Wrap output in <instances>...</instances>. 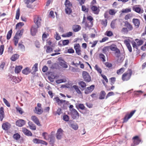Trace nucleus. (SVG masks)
<instances>
[{"label": "nucleus", "instance_id": "473e14b6", "mask_svg": "<svg viewBox=\"0 0 146 146\" xmlns=\"http://www.w3.org/2000/svg\"><path fill=\"white\" fill-rule=\"evenodd\" d=\"M12 33V30L11 29L9 31L7 34V39L8 40H9L11 38Z\"/></svg>", "mask_w": 146, "mask_h": 146}, {"label": "nucleus", "instance_id": "4d7b16f0", "mask_svg": "<svg viewBox=\"0 0 146 146\" xmlns=\"http://www.w3.org/2000/svg\"><path fill=\"white\" fill-rule=\"evenodd\" d=\"M131 10L130 9H123L121 11V12L122 13H128L131 12Z\"/></svg>", "mask_w": 146, "mask_h": 146}, {"label": "nucleus", "instance_id": "8fccbe9b", "mask_svg": "<svg viewBox=\"0 0 146 146\" xmlns=\"http://www.w3.org/2000/svg\"><path fill=\"white\" fill-rule=\"evenodd\" d=\"M121 31V32L123 33L124 34H127L128 33L129 31L127 28L123 27Z\"/></svg>", "mask_w": 146, "mask_h": 146}, {"label": "nucleus", "instance_id": "49530a36", "mask_svg": "<svg viewBox=\"0 0 146 146\" xmlns=\"http://www.w3.org/2000/svg\"><path fill=\"white\" fill-rule=\"evenodd\" d=\"M41 140L37 138H35L33 140V142L35 143L40 144Z\"/></svg>", "mask_w": 146, "mask_h": 146}, {"label": "nucleus", "instance_id": "9d476101", "mask_svg": "<svg viewBox=\"0 0 146 146\" xmlns=\"http://www.w3.org/2000/svg\"><path fill=\"white\" fill-rule=\"evenodd\" d=\"M26 123L25 120L23 119H19L17 120L15 123L16 125L19 127H22Z\"/></svg>", "mask_w": 146, "mask_h": 146}, {"label": "nucleus", "instance_id": "72a5a7b5", "mask_svg": "<svg viewBox=\"0 0 146 146\" xmlns=\"http://www.w3.org/2000/svg\"><path fill=\"white\" fill-rule=\"evenodd\" d=\"M13 137L15 139L18 140L21 138V135L18 133H17L14 134Z\"/></svg>", "mask_w": 146, "mask_h": 146}, {"label": "nucleus", "instance_id": "69168bd1", "mask_svg": "<svg viewBox=\"0 0 146 146\" xmlns=\"http://www.w3.org/2000/svg\"><path fill=\"white\" fill-rule=\"evenodd\" d=\"M24 25V24L23 22H19L16 25V29H17L18 27H19V26H21L22 27Z\"/></svg>", "mask_w": 146, "mask_h": 146}, {"label": "nucleus", "instance_id": "6e6d98bb", "mask_svg": "<svg viewBox=\"0 0 146 146\" xmlns=\"http://www.w3.org/2000/svg\"><path fill=\"white\" fill-rule=\"evenodd\" d=\"M4 50V46L3 45H1L0 46V55H2L3 54Z\"/></svg>", "mask_w": 146, "mask_h": 146}, {"label": "nucleus", "instance_id": "5fc2aeb1", "mask_svg": "<svg viewBox=\"0 0 146 146\" xmlns=\"http://www.w3.org/2000/svg\"><path fill=\"white\" fill-rule=\"evenodd\" d=\"M110 49L112 51H114L116 48V45L115 44H112L110 46Z\"/></svg>", "mask_w": 146, "mask_h": 146}, {"label": "nucleus", "instance_id": "774afa93", "mask_svg": "<svg viewBox=\"0 0 146 146\" xmlns=\"http://www.w3.org/2000/svg\"><path fill=\"white\" fill-rule=\"evenodd\" d=\"M80 47L79 44H75L74 46V48L75 50L78 49L80 48Z\"/></svg>", "mask_w": 146, "mask_h": 146}, {"label": "nucleus", "instance_id": "09e8293b", "mask_svg": "<svg viewBox=\"0 0 146 146\" xmlns=\"http://www.w3.org/2000/svg\"><path fill=\"white\" fill-rule=\"evenodd\" d=\"M3 100L4 103L8 107H10V103L6 99L3 98Z\"/></svg>", "mask_w": 146, "mask_h": 146}, {"label": "nucleus", "instance_id": "dca6fc26", "mask_svg": "<svg viewBox=\"0 0 146 146\" xmlns=\"http://www.w3.org/2000/svg\"><path fill=\"white\" fill-rule=\"evenodd\" d=\"M129 41L130 40L129 39L125 40L124 41V43L126 45L129 51L131 52L132 51V48L129 42Z\"/></svg>", "mask_w": 146, "mask_h": 146}, {"label": "nucleus", "instance_id": "1a4fd4ad", "mask_svg": "<svg viewBox=\"0 0 146 146\" xmlns=\"http://www.w3.org/2000/svg\"><path fill=\"white\" fill-rule=\"evenodd\" d=\"M95 87L94 85H92L86 88L85 90V94H88L91 92L94 89Z\"/></svg>", "mask_w": 146, "mask_h": 146}, {"label": "nucleus", "instance_id": "2eb2a0df", "mask_svg": "<svg viewBox=\"0 0 146 146\" xmlns=\"http://www.w3.org/2000/svg\"><path fill=\"white\" fill-rule=\"evenodd\" d=\"M22 131L25 135L27 136H29L32 135V133L31 132L25 128H23Z\"/></svg>", "mask_w": 146, "mask_h": 146}, {"label": "nucleus", "instance_id": "9b49d317", "mask_svg": "<svg viewBox=\"0 0 146 146\" xmlns=\"http://www.w3.org/2000/svg\"><path fill=\"white\" fill-rule=\"evenodd\" d=\"M63 132V130L61 128H59L58 129L56 134L57 139L58 140L61 139L62 138V135Z\"/></svg>", "mask_w": 146, "mask_h": 146}, {"label": "nucleus", "instance_id": "a878e982", "mask_svg": "<svg viewBox=\"0 0 146 146\" xmlns=\"http://www.w3.org/2000/svg\"><path fill=\"white\" fill-rule=\"evenodd\" d=\"M54 99L55 100L58 105L60 104H62L64 103H65L66 102V101L65 100H60L58 97H55L54 98Z\"/></svg>", "mask_w": 146, "mask_h": 146}, {"label": "nucleus", "instance_id": "e2e57ef3", "mask_svg": "<svg viewBox=\"0 0 146 146\" xmlns=\"http://www.w3.org/2000/svg\"><path fill=\"white\" fill-rule=\"evenodd\" d=\"M114 95V93L113 92H109L107 94V95L106 97V99H107L108 97H109Z\"/></svg>", "mask_w": 146, "mask_h": 146}, {"label": "nucleus", "instance_id": "412c9836", "mask_svg": "<svg viewBox=\"0 0 146 146\" xmlns=\"http://www.w3.org/2000/svg\"><path fill=\"white\" fill-rule=\"evenodd\" d=\"M72 30L75 32H77L80 31L81 29L80 25H75L72 27Z\"/></svg>", "mask_w": 146, "mask_h": 146}, {"label": "nucleus", "instance_id": "4c0bfd02", "mask_svg": "<svg viewBox=\"0 0 146 146\" xmlns=\"http://www.w3.org/2000/svg\"><path fill=\"white\" fill-rule=\"evenodd\" d=\"M78 84L82 88H84L86 86V83L83 81H81L79 82Z\"/></svg>", "mask_w": 146, "mask_h": 146}, {"label": "nucleus", "instance_id": "f704fd0d", "mask_svg": "<svg viewBox=\"0 0 146 146\" xmlns=\"http://www.w3.org/2000/svg\"><path fill=\"white\" fill-rule=\"evenodd\" d=\"M72 87L75 89L77 93L79 94H80L81 93V91L79 89L77 86L76 85H73Z\"/></svg>", "mask_w": 146, "mask_h": 146}, {"label": "nucleus", "instance_id": "79ce46f5", "mask_svg": "<svg viewBox=\"0 0 146 146\" xmlns=\"http://www.w3.org/2000/svg\"><path fill=\"white\" fill-rule=\"evenodd\" d=\"M63 119L65 121H68L69 119V116L67 115H64L63 117Z\"/></svg>", "mask_w": 146, "mask_h": 146}, {"label": "nucleus", "instance_id": "7c9ffc66", "mask_svg": "<svg viewBox=\"0 0 146 146\" xmlns=\"http://www.w3.org/2000/svg\"><path fill=\"white\" fill-rule=\"evenodd\" d=\"M65 11L66 13L68 15H70L72 12V10L71 7H66Z\"/></svg>", "mask_w": 146, "mask_h": 146}, {"label": "nucleus", "instance_id": "c756f323", "mask_svg": "<svg viewBox=\"0 0 146 146\" xmlns=\"http://www.w3.org/2000/svg\"><path fill=\"white\" fill-rule=\"evenodd\" d=\"M64 5L65 7H71L72 6V4L68 0H65Z\"/></svg>", "mask_w": 146, "mask_h": 146}, {"label": "nucleus", "instance_id": "4be33fe9", "mask_svg": "<svg viewBox=\"0 0 146 146\" xmlns=\"http://www.w3.org/2000/svg\"><path fill=\"white\" fill-rule=\"evenodd\" d=\"M106 94L104 91L102 90L100 93L99 99L103 100L104 99Z\"/></svg>", "mask_w": 146, "mask_h": 146}, {"label": "nucleus", "instance_id": "393cba45", "mask_svg": "<svg viewBox=\"0 0 146 146\" xmlns=\"http://www.w3.org/2000/svg\"><path fill=\"white\" fill-rule=\"evenodd\" d=\"M133 9L135 12L139 13H142L144 11L143 9H141L140 7H138L133 8Z\"/></svg>", "mask_w": 146, "mask_h": 146}, {"label": "nucleus", "instance_id": "c85d7f7f", "mask_svg": "<svg viewBox=\"0 0 146 146\" xmlns=\"http://www.w3.org/2000/svg\"><path fill=\"white\" fill-rule=\"evenodd\" d=\"M22 35V34L19 31H17L15 34V36L14 37V39H19Z\"/></svg>", "mask_w": 146, "mask_h": 146}, {"label": "nucleus", "instance_id": "58836bf2", "mask_svg": "<svg viewBox=\"0 0 146 146\" xmlns=\"http://www.w3.org/2000/svg\"><path fill=\"white\" fill-rule=\"evenodd\" d=\"M82 36L84 40L86 42L88 41V36L86 33L82 34Z\"/></svg>", "mask_w": 146, "mask_h": 146}, {"label": "nucleus", "instance_id": "bb28decb", "mask_svg": "<svg viewBox=\"0 0 146 146\" xmlns=\"http://www.w3.org/2000/svg\"><path fill=\"white\" fill-rule=\"evenodd\" d=\"M19 57V55L17 54H14L11 58V60L13 61H15L17 60Z\"/></svg>", "mask_w": 146, "mask_h": 146}, {"label": "nucleus", "instance_id": "13d9d810", "mask_svg": "<svg viewBox=\"0 0 146 146\" xmlns=\"http://www.w3.org/2000/svg\"><path fill=\"white\" fill-rule=\"evenodd\" d=\"M58 66V65L56 63H54L52 64L50 67V68L52 69H54L56 68Z\"/></svg>", "mask_w": 146, "mask_h": 146}, {"label": "nucleus", "instance_id": "a18cd8bd", "mask_svg": "<svg viewBox=\"0 0 146 146\" xmlns=\"http://www.w3.org/2000/svg\"><path fill=\"white\" fill-rule=\"evenodd\" d=\"M71 127L75 130H77L78 128V126L77 124H71Z\"/></svg>", "mask_w": 146, "mask_h": 146}, {"label": "nucleus", "instance_id": "bf43d9fd", "mask_svg": "<svg viewBox=\"0 0 146 146\" xmlns=\"http://www.w3.org/2000/svg\"><path fill=\"white\" fill-rule=\"evenodd\" d=\"M19 46L20 47V48L23 51H25V47L24 45L23 44H21L19 43L18 44Z\"/></svg>", "mask_w": 146, "mask_h": 146}, {"label": "nucleus", "instance_id": "6ab92c4d", "mask_svg": "<svg viewBox=\"0 0 146 146\" xmlns=\"http://www.w3.org/2000/svg\"><path fill=\"white\" fill-rule=\"evenodd\" d=\"M53 73V72L50 71H48L46 73V75L50 76H48V78L51 82H53L54 81L53 78L51 77L52 76Z\"/></svg>", "mask_w": 146, "mask_h": 146}, {"label": "nucleus", "instance_id": "f8f14e48", "mask_svg": "<svg viewBox=\"0 0 146 146\" xmlns=\"http://www.w3.org/2000/svg\"><path fill=\"white\" fill-rule=\"evenodd\" d=\"M32 120L38 126H41V125L40 123L39 119L35 115H32L31 117Z\"/></svg>", "mask_w": 146, "mask_h": 146}, {"label": "nucleus", "instance_id": "052dcab7", "mask_svg": "<svg viewBox=\"0 0 146 146\" xmlns=\"http://www.w3.org/2000/svg\"><path fill=\"white\" fill-rule=\"evenodd\" d=\"M53 51V49L50 46H48L46 49V53H49L50 52H52Z\"/></svg>", "mask_w": 146, "mask_h": 146}, {"label": "nucleus", "instance_id": "0e129e2a", "mask_svg": "<svg viewBox=\"0 0 146 146\" xmlns=\"http://www.w3.org/2000/svg\"><path fill=\"white\" fill-rule=\"evenodd\" d=\"M106 33V35L110 37L112 36L113 35V33L111 31H107Z\"/></svg>", "mask_w": 146, "mask_h": 146}, {"label": "nucleus", "instance_id": "c9c22d12", "mask_svg": "<svg viewBox=\"0 0 146 146\" xmlns=\"http://www.w3.org/2000/svg\"><path fill=\"white\" fill-rule=\"evenodd\" d=\"M135 41L137 42L138 46L142 45L143 43V41L142 40H139L137 38L135 39Z\"/></svg>", "mask_w": 146, "mask_h": 146}, {"label": "nucleus", "instance_id": "b1692460", "mask_svg": "<svg viewBox=\"0 0 146 146\" xmlns=\"http://www.w3.org/2000/svg\"><path fill=\"white\" fill-rule=\"evenodd\" d=\"M23 68V66H16L15 67V73H19L21 71Z\"/></svg>", "mask_w": 146, "mask_h": 146}, {"label": "nucleus", "instance_id": "2f4dec72", "mask_svg": "<svg viewBox=\"0 0 146 146\" xmlns=\"http://www.w3.org/2000/svg\"><path fill=\"white\" fill-rule=\"evenodd\" d=\"M35 110L36 112H35L38 115H40L43 112L42 109L38 108L37 107L35 108Z\"/></svg>", "mask_w": 146, "mask_h": 146}, {"label": "nucleus", "instance_id": "0eeeda50", "mask_svg": "<svg viewBox=\"0 0 146 146\" xmlns=\"http://www.w3.org/2000/svg\"><path fill=\"white\" fill-rule=\"evenodd\" d=\"M82 76L84 80L87 82H90L91 81V77L88 73L87 72L84 71L82 73Z\"/></svg>", "mask_w": 146, "mask_h": 146}, {"label": "nucleus", "instance_id": "37998d69", "mask_svg": "<svg viewBox=\"0 0 146 146\" xmlns=\"http://www.w3.org/2000/svg\"><path fill=\"white\" fill-rule=\"evenodd\" d=\"M95 69L97 72L100 74H101L102 72V70L99 67L97 64H96L95 66Z\"/></svg>", "mask_w": 146, "mask_h": 146}, {"label": "nucleus", "instance_id": "ea45409f", "mask_svg": "<svg viewBox=\"0 0 146 146\" xmlns=\"http://www.w3.org/2000/svg\"><path fill=\"white\" fill-rule=\"evenodd\" d=\"M48 139H49L50 141H55V137L52 134H51L48 135Z\"/></svg>", "mask_w": 146, "mask_h": 146}, {"label": "nucleus", "instance_id": "de8ad7c7", "mask_svg": "<svg viewBox=\"0 0 146 146\" xmlns=\"http://www.w3.org/2000/svg\"><path fill=\"white\" fill-rule=\"evenodd\" d=\"M62 45L63 46L68 45L69 43V40L68 39L64 40L62 41Z\"/></svg>", "mask_w": 146, "mask_h": 146}, {"label": "nucleus", "instance_id": "e433bc0d", "mask_svg": "<svg viewBox=\"0 0 146 146\" xmlns=\"http://www.w3.org/2000/svg\"><path fill=\"white\" fill-rule=\"evenodd\" d=\"M20 9L18 8L16 11L15 19L17 20H18L19 19L20 16Z\"/></svg>", "mask_w": 146, "mask_h": 146}, {"label": "nucleus", "instance_id": "f257e3e1", "mask_svg": "<svg viewBox=\"0 0 146 146\" xmlns=\"http://www.w3.org/2000/svg\"><path fill=\"white\" fill-rule=\"evenodd\" d=\"M41 18L38 16H35L34 18V22L36 25H33L31 29V34L33 36H35L37 31L38 28L40 26Z\"/></svg>", "mask_w": 146, "mask_h": 146}, {"label": "nucleus", "instance_id": "ddd939ff", "mask_svg": "<svg viewBox=\"0 0 146 146\" xmlns=\"http://www.w3.org/2000/svg\"><path fill=\"white\" fill-rule=\"evenodd\" d=\"M58 59L59 61L61 60L64 62H59V64L60 66L64 68H68V65L66 64V62H65L64 59H62L61 58H59Z\"/></svg>", "mask_w": 146, "mask_h": 146}, {"label": "nucleus", "instance_id": "603ef678", "mask_svg": "<svg viewBox=\"0 0 146 146\" xmlns=\"http://www.w3.org/2000/svg\"><path fill=\"white\" fill-rule=\"evenodd\" d=\"M82 5V10L83 11L88 12L89 9L88 8H86L85 6L84 5Z\"/></svg>", "mask_w": 146, "mask_h": 146}, {"label": "nucleus", "instance_id": "4468645a", "mask_svg": "<svg viewBox=\"0 0 146 146\" xmlns=\"http://www.w3.org/2000/svg\"><path fill=\"white\" fill-rule=\"evenodd\" d=\"M11 124L8 122H6L3 123L2 126V128L5 130L9 129L11 127Z\"/></svg>", "mask_w": 146, "mask_h": 146}, {"label": "nucleus", "instance_id": "680f3d73", "mask_svg": "<svg viewBox=\"0 0 146 146\" xmlns=\"http://www.w3.org/2000/svg\"><path fill=\"white\" fill-rule=\"evenodd\" d=\"M107 19L105 20H102V21L101 24L103 25L105 27H106L107 25Z\"/></svg>", "mask_w": 146, "mask_h": 146}, {"label": "nucleus", "instance_id": "f03ea898", "mask_svg": "<svg viewBox=\"0 0 146 146\" xmlns=\"http://www.w3.org/2000/svg\"><path fill=\"white\" fill-rule=\"evenodd\" d=\"M38 64L36 63L33 66L32 68V70L33 71L32 72L31 70L29 67H26L22 70V73L23 74L27 75L31 72L32 74L34 75L36 72L38 71Z\"/></svg>", "mask_w": 146, "mask_h": 146}, {"label": "nucleus", "instance_id": "6e6552de", "mask_svg": "<svg viewBox=\"0 0 146 146\" xmlns=\"http://www.w3.org/2000/svg\"><path fill=\"white\" fill-rule=\"evenodd\" d=\"M132 139H133V143L131 144V146H135L136 145H138L141 141L139 137L137 135L134 137Z\"/></svg>", "mask_w": 146, "mask_h": 146}, {"label": "nucleus", "instance_id": "20e7f679", "mask_svg": "<svg viewBox=\"0 0 146 146\" xmlns=\"http://www.w3.org/2000/svg\"><path fill=\"white\" fill-rule=\"evenodd\" d=\"M132 73L131 69L128 70L127 72H125L122 76V79L123 81H127L129 80Z\"/></svg>", "mask_w": 146, "mask_h": 146}, {"label": "nucleus", "instance_id": "864d4df0", "mask_svg": "<svg viewBox=\"0 0 146 146\" xmlns=\"http://www.w3.org/2000/svg\"><path fill=\"white\" fill-rule=\"evenodd\" d=\"M99 56L100 58L102 59V60L104 62L106 61L105 56L104 54L102 53L99 54Z\"/></svg>", "mask_w": 146, "mask_h": 146}, {"label": "nucleus", "instance_id": "39448f33", "mask_svg": "<svg viewBox=\"0 0 146 146\" xmlns=\"http://www.w3.org/2000/svg\"><path fill=\"white\" fill-rule=\"evenodd\" d=\"M136 111V110H134L131 111L129 114H126L123 118L122 123H125L127 122L128 120L132 116Z\"/></svg>", "mask_w": 146, "mask_h": 146}, {"label": "nucleus", "instance_id": "c03bdc74", "mask_svg": "<svg viewBox=\"0 0 146 146\" xmlns=\"http://www.w3.org/2000/svg\"><path fill=\"white\" fill-rule=\"evenodd\" d=\"M125 68H122L118 70H117V73L118 74H119L123 73L124 71Z\"/></svg>", "mask_w": 146, "mask_h": 146}, {"label": "nucleus", "instance_id": "7ed1b4c3", "mask_svg": "<svg viewBox=\"0 0 146 146\" xmlns=\"http://www.w3.org/2000/svg\"><path fill=\"white\" fill-rule=\"evenodd\" d=\"M7 78L8 81H11L12 82H13V84L14 83L15 84L18 83L21 81V80L19 78L13 76L9 73L8 74V75L7 76Z\"/></svg>", "mask_w": 146, "mask_h": 146}, {"label": "nucleus", "instance_id": "cd10ccee", "mask_svg": "<svg viewBox=\"0 0 146 146\" xmlns=\"http://www.w3.org/2000/svg\"><path fill=\"white\" fill-rule=\"evenodd\" d=\"M76 108L78 110L79 109L82 110H86V108H85L84 104H79L78 106L76 105Z\"/></svg>", "mask_w": 146, "mask_h": 146}, {"label": "nucleus", "instance_id": "f3484780", "mask_svg": "<svg viewBox=\"0 0 146 146\" xmlns=\"http://www.w3.org/2000/svg\"><path fill=\"white\" fill-rule=\"evenodd\" d=\"M91 9L94 12L95 14L98 15L99 14L100 10L97 6L94 5L92 6Z\"/></svg>", "mask_w": 146, "mask_h": 146}, {"label": "nucleus", "instance_id": "3c124183", "mask_svg": "<svg viewBox=\"0 0 146 146\" xmlns=\"http://www.w3.org/2000/svg\"><path fill=\"white\" fill-rule=\"evenodd\" d=\"M114 51H115V53L117 54L116 56L118 58H119L120 56L119 54L120 53V51L119 50L117 47Z\"/></svg>", "mask_w": 146, "mask_h": 146}, {"label": "nucleus", "instance_id": "5701e85b", "mask_svg": "<svg viewBox=\"0 0 146 146\" xmlns=\"http://www.w3.org/2000/svg\"><path fill=\"white\" fill-rule=\"evenodd\" d=\"M28 124L30 129H31L33 130H35L36 129V126L35 125V124H34L32 122H31L29 121L28 123Z\"/></svg>", "mask_w": 146, "mask_h": 146}, {"label": "nucleus", "instance_id": "a19ab883", "mask_svg": "<svg viewBox=\"0 0 146 146\" xmlns=\"http://www.w3.org/2000/svg\"><path fill=\"white\" fill-rule=\"evenodd\" d=\"M16 108L17 111L21 115L24 112L22 109L21 108L16 107Z\"/></svg>", "mask_w": 146, "mask_h": 146}, {"label": "nucleus", "instance_id": "aec40b11", "mask_svg": "<svg viewBox=\"0 0 146 146\" xmlns=\"http://www.w3.org/2000/svg\"><path fill=\"white\" fill-rule=\"evenodd\" d=\"M124 26L127 27L129 31H131L133 29L132 25L127 21L125 22Z\"/></svg>", "mask_w": 146, "mask_h": 146}, {"label": "nucleus", "instance_id": "423d86ee", "mask_svg": "<svg viewBox=\"0 0 146 146\" xmlns=\"http://www.w3.org/2000/svg\"><path fill=\"white\" fill-rule=\"evenodd\" d=\"M70 115L73 119H77L79 117V114L77 111L74 108L70 110Z\"/></svg>", "mask_w": 146, "mask_h": 146}, {"label": "nucleus", "instance_id": "338daca9", "mask_svg": "<svg viewBox=\"0 0 146 146\" xmlns=\"http://www.w3.org/2000/svg\"><path fill=\"white\" fill-rule=\"evenodd\" d=\"M48 70V67L46 66H43L42 70L44 72H46Z\"/></svg>", "mask_w": 146, "mask_h": 146}, {"label": "nucleus", "instance_id": "a211bd4d", "mask_svg": "<svg viewBox=\"0 0 146 146\" xmlns=\"http://www.w3.org/2000/svg\"><path fill=\"white\" fill-rule=\"evenodd\" d=\"M133 23L134 24L135 26L137 28H139L140 24V21L139 20L137 19H133Z\"/></svg>", "mask_w": 146, "mask_h": 146}]
</instances>
